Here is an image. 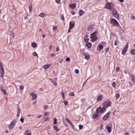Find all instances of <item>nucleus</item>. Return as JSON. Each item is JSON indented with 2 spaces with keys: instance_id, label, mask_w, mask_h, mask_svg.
Returning a JSON list of instances; mask_svg holds the SVG:
<instances>
[{
  "instance_id": "obj_1",
  "label": "nucleus",
  "mask_w": 135,
  "mask_h": 135,
  "mask_svg": "<svg viewBox=\"0 0 135 135\" xmlns=\"http://www.w3.org/2000/svg\"><path fill=\"white\" fill-rule=\"evenodd\" d=\"M103 107H101V106H100L99 107L97 108L96 110V112L97 113H100L102 114L103 112H105L107 108H106V102H104L103 103Z\"/></svg>"
},
{
  "instance_id": "obj_2",
  "label": "nucleus",
  "mask_w": 135,
  "mask_h": 135,
  "mask_svg": "<svg viewBox=\"0 0 135 135\" xmlns=\"http://www.w3.org/2000/svg\"><path fill=\"white\" fill-rule=\"evenodd\" d=\"M110 23L112 24L114 26L117 27L119 29L121 28V27L118 21L115 19L113 18L110 20Z\"/></svg>"
},
{
  "instance_id": "obj_3",
  "label": "nucleus",
  "mask_w": 135,
  "mask_h": 135,
  "mask_svg": "<svg viewBox=\"0 0 135 135\" xmlns=\"http://www.w3.org/2000/svg\"><path fill=\"white\" fill-rule=\"evenodd\" d=\"M112 15L114 17L117 19L118 20L119 19V15L118 12L115 10H113L112 11Z\"/></svg>"
},
{
  "instance_id": "obj_4",
  "label": "nucleus",
  "mask_w": 135,
  "mask_h": 135,
  "mask_svg": "<svg viewBox=\"0 0 135 135\" xmlns=\"http://www.w3.org/2000/svg\"><path fill=\"white\" fill-rule=\"evenodd\" d=\"M111 3L108 2L106 3L105 6L106 7V8L110 10H111L112 7L110 5Z\"/></svg>"
},
{
  "instance_id": "obj_5",
  "label": "nucleus",
  "mask_w": 135,
  "mask_h": 135,
  "mask_svg": "<svg viewBox=\"0 0 135 135\" xmlns=\"http://www.w3.org/2000/svg\"><path fill=\"white\" fill-rule=\"evenodd\" d=\"M84 55L85 56V59L87 60L89 59L90 55L87 52L84 53Z\"/></svg>"
},
{
  "instance_id": "obj_6",
  "label": "nucleus",
  "mask_w": 135,
  "mask_h": 135,
  "mask_svg": "<svg viewBox=\"0 0 135 135\" xmlns=\"http://www.w3.org/2000/svg\"><path fill=\"white\" fill-rule=\"evenodd\" d=\"M103 48V46L102 44H99L97 47V49L98 51L100 52L102 50Z\"/></svg>"
},
{
  "instance_id": "obj_7",
  "label": "nucleus",
  "mask_w": 135,
  "mask_h": 135,
  "mask_svg": "<svg viewBox=\"0 0 135 135\" xmlns=\"http://www.w3.org/2000/svg\"><path fill=\"white\" fill-rule=\"evenodd\" d=\"M94 25H91L90 26H89L87 28V30L88 31H91L93 30L94 29Z\"/></svg>"
},
{
  "instance_id": "obj_8",
  "label": "nucleus",
  "mask_w": 135,
  "mask_h": 135,
  "mask_svg": "<svg viewBox=\"0 0 135 135\" xmlns=\"http://www.w3.org/2000/svg\"><path fill=\"white\" fill-rule=\"evenodd\" d=\"M130 76L132 82L135 83V76L134 75L132 74H131Z\"/></svg>"
},
{
  "instance_id": "obj_9",
  "label": "nucleus",
  "mask_w": 135,
  "mask_h": 135,
  "mask_svg": "<svg viewBox=\"0 0 135 135\" xmlns=\"http://www.w3.org/2000/svg\"><path fill=\"white\" fill-rule=\"evenodd\" d=\"M69 7L71 8L72 9H74L76 7V3H73L72 4H70Z\"/></svg>"
},
{
  "instance_id": "obj_10",
  "label": "nucleus",
  "mask_w": 135,
  "mask_h": 135,
  "mask_svg": "<svg viewBox=\"0 0 135 135\" xmlns=\"http://www.w3.org/2000/svg\"><path fill=\"white\" fill-rule=\"evenodd\" d=\"M107 130L108 132L109 133H110L111 132V127L108 125H107L105 127Z\"/></svg>"
},
{
  "instance_id": "obj_11",
  "label": "nucleus",
  "mask_w": 135,
  "mask_h": 135,
  "mask_svg": "<svg viewBox=\"0 0 135 135\" xmlns=\"http://www.w3.org/2000/svg\"><path fill=\"white\" fill-rule=\"evenodd\" d=\"M85 45L88 48L90 49L91 46L92 44L90 42H88L86 43Z\"/></svg>"
},
{
  "instance_id": "obj_12",
  "label": "nucleus",
  "mask_w": 135,
  "mask_h": 135,
  "mask_svg": "<svg viewBox=\"0 0 135 135\" xmlns=\"http://www.w3.org/2000/svg\"><path fill=\"white\" fill-rule=\"evenodd\" d=\"M73 23H72V22L70 21L69 23V28L72 29L75 26V23L74 22H73Z\"/></svg>"
},
{
  "instance_id": "obj_13",
  "label": "nucleus",
  "mask_w": 135,
  "mask_h": 135,
  "mask_svg": "<svg viewBox=\"0 0 135 135\" xmlns=\"http://www.w3.org/2000/svg\"><path fill=\"white\" fill-rule=\"evenodd\" d=\"M4 72V70L2 64L0 62V72Z\"/></svg>"
},
{
  "instance_id": "obj_14",
  "label": "nucleus",
  "mask_w": 135,
  "mask_h": 135,
  "mask_svg": "<svg viewBox=\"0 0 135 135\" xmlns=\"http://www.w3.org/2000/svg\"><path fill=\"white\" fill-rule=\"evenodd\" d=\"M99 113L94 114L92 115V118L93 119H95L98 118L99 117Z\"/></svg>"
},
{
  "instance_id": "obj_15",
  "label": "nucleus",
  "mask_w": 135,
  "mask_h": 135,
  "mask_svg": "<svg viewBox=\"0 0 135 135\" xmlns=\"http://www.w3.org/2000/svg\"><path fill=\"white\" fill-rule=\"evenodd\" d=\"M98 38V37H93L90 40V41L91 42H94L95 41L97 40Z\"/></svg>"
},
{
  "instance_id": "obj_16",
  "label": "nucleus",
  "mask_w": 135,
  "mask_h": 135,
  "mask_svg": "<svg viewBox=\"0 0 135 135\" xmlns=\"http://www.w3.org/2000/svg\"><path fill=\"white\" fill-rule=\"evenodd\" d=\"M106 102V108H107L111 106L112 104L111 102L110 101H109L108 102Z\"/></svg>"
},
{
  "instance_id": "obj_17",
  "label": "nucleus",
  "mask_w": 135,
  "mask_h": 135,
  "mask_svg": "<svg viewBox=\"0 0 135 135\" xmlns=\"http://www.w3.org/2000/svg\"><path fill=\"white\" fill-rule=\"evenodd\" d=\"M103 97V95H100L99 96H98L97 99V102L101 101L102 100V98Z\"/></svg>"
},
{
  "instance_id": "obj_18",
  "label": "nucleus",
  "mask_w": 135,
  "mask_h": 135,
  "mask_svg": "<svg viewBox=\"0 0 135 135\" xmlns=\"http://www.w3.org/2000/svg\"><path fill=\"white\" fill-rule=\"evenodd\" d=\"M97 32L96 31H94L93 32L91 33L90 35V36H92L93 37H96L97 35Z\"/></svg>"
},
{
  "instance_id": "obj_19",
  "label": "nucleus",
  "mask_w": 135,
  "mask_h": 135,
  "mask_svg": "<svg viewBox=\"0 0 135 135\" xmlns=\"http://www.w3.org/2000/svg\"><path fill=\"white\" fill-rule=\"evenodd\" d=\"M17 122V120L16 119H15L13 120L12 121L10 124L11 125H14V126H15L16 122Z\"/></svg>"
},
{
  "instance_id": "obj_20",
  "label": "nucleus",
  "mask_w": 135,
  "mask_h": 135,
  "mask_svg": "<svg viewBox=\"0 0 135 135\" xmlns=\"http://www.w3.org/2000/svg\"><path fill=\"white\" fill-rule=\"evenodd\" d=\"M46 15V14H44L43 13H41L39 14L38 16L43 18L45 17Z\"/></svg>"
},
{
  "instance_id": "obj_21",
  "label": "nucleus",
  "mask_w": 135,
  "mask_h": 135,
  "mask_svg": "<svg viewBox=\"0 0 135 135\" xmlns=\"http://www.w3.org/2000/svg\"><path fill=\"white\" fill-rule=\"evenodd\" d=\"M51 64L46 65L44 66V68L45 69H47L49 68L50 66H51Z\"/></svg>"
},
{
  "instance_id": "obj_22",
  "label": "nucleus",
  "mask_w": 135,
  "mask_h": 135,
  "mask_svg": "<svg viewBox=\"0 0 135 135\" xmlns=\"http://www.w3.org/2000/svg\"><path fill=\"white\" fill-rule=\"evenodd\" d=\"M79 15L80 16H81L84 14L85 12L82 10H80L79 11Z\"/></svg>"
},
{
  "instance_id": "obj_23",
  "label": "nucleus",
  "mask_w": 135,
  "mask_h": 135,
  "mask_svg": "<svg viewBox=\"0 0 135 135\" xmlns=\"http://www.w3.org/2000/svg\"><path fill=\"white\" fill-rule=\"evenodd\" d=\"M128 45L127 44H126V45L125 47L123 50L124 51H125V52H126L127 50L128 47Z\"/></svg>"
},
{
  "instance_id": "obj_24",
  "label": "nucleus",
  "mask_w": 135,
  "mask_h": 135,
  "mask_svg": "<svg viewBox=\"0 0 135 135\" xmlns=\"http://www.w3.org/2000/svg\"><path fill=\"white\" fill-rule=\"evenodd\" d=\"M31 45V46L33 48H35L37 47L36 44L34 42L32 43Z\"/></svg>"
},
{
  "instance_id": "obj_25",
  "label": "nucleus",
  "mask_w": 135,
  "mask_h": 135,
  "mask_svg": "<svg viewBox=\"0 0 135 135\" xmlns=\"http://www.w3.org/2000/svg\"><path fill=\"white\" fill-rule=\"evenodd\" d=\"M50 79L51 80V82L55 86H56L57 85V83L56 82L54 81V79Z\"/></svg>"
},
{
  "instance_id": "obj_26",
  "label": "nucleus",
  "mask_w": 135,
  "mask_h": 135,
  "mask_svg": "<svg viewBox=\"0 0 135 135\" xmlns=\"http://www.w3.org/2000/svg\"><path fill=\"white\" fill-rule=\"evenodd\" d=\"M54 129L57 132H58L59 130V129L56 126L54 125L53 126Z\"/></svg>"
},
{
  "instance_id": "obj_27",
  "label": "nucleus",
  "mask_w": 135,
  "mask_h": 135,
  "mask_svg": "<svg viewBox=\"0 0 135 135\" xmlns=\"http://www.w3.org/2000/svg\"><path fill=\"white\" fill-rule=\"evenodd\" d=\"M130 53L133 55H135V49L131 50L130 51Z\"/></svg>"
},
{
  "instance_id": "obj_28",
  "label": "nucleus",
  "mask_w": 135,
  "mask_h": 135,
  "mask_svg": "<svg viewBox=\"0 0 135 135\" xmlns=\"http://www.w3.org/2000/svg\"><path fill=\"white\" fill-rule=\"evenodd\" d=\"M66 120L67 121V122H68V123L70 125L72 123L71 121L69 120L68 118H65Z\"/></svg>"
},
{
  "instance_id": "obj_29",
  "label": "nucleus",
  "mask_w": 135,
  "mask_h": 135,
  "mask_svg": "<svg viewBox=\"0 0 135 135\" xmlns=\"http://www.w3.org/2000/svg\"><path fill=\"white\" fill-rule=\"evenodd\" d=\"M20 109L18 107V111H17V117H18L20 115Z\"/></svg>"
},
{
  "instance_id": "obj_30",
  "label": "nucleus",
  "mask_w": 135,
  "mask_h": 135,
  "mask_svg": "<svg viewBox=\"0 0 135 135\" xmlns=\"http://www.w3.org/2000/svg\"><path fill=\"white\" fill-rule=\"evenodd\" d=\"M110 112H109L108 113L106 114H105L103 117H107V118H109L110 115Z\"/></svg>"
},
{
  "instance_id": "obj_31",
  "label": "nucleus",
  "mask_w": 135,
  "mask_h": 135,
  "mask_svg": "<svg viewBox=\"0 0 135 135\" xmlns=\"http://www.w3.org/2000/svg\"><path fill=\"white\" fill-rule=\"evenodd\" d=\"M12 31H10V33L9 34L13 38L15 36V34L13 32H12Z\"/></svg>"
},
{
  "instance_id": "obj_32",
  "label": "nucleus",
  "mask_w": 135,
  "mask_h": 135,
  "mask_svg": "<svg viewBox=\"0 0 135 135\" xmlns=\"http://www.w3.org/2000/svg\"><path fill=\"white\" fill-rule=\"evenodd\" d=\"M15 126H14V125H11L10 124H9V130H10L12 129Z\"/></svg>"
},
{
  "instance_id": "obj_33",
  "label": "nucleus",
  "mask_w": 135,
  "mask_h": 135,
  "mask_svg": "<svg viewBox=\"0 0 135 135\" xmlns=\"http://www.w3.org/2000/svg\"><path fill=\"white\" fill-rule=\"evenodd\" d=\"M53 119L54 120V122H53V124H57V119L55 118L54 117L53 118Z\"/></svg>"
},
{
  "instance_id": "obj_34",
  "label": "nucleus",
  "mask_w": 135,
  "mask_h": 135,
  "mask_svg": "<svg viewBox=\"0 0 135 135\" xmlns=\"http://www.w3.org/2000/svg\"><path fill=\"white\" fill-rule=\"evenodd\" d=\"M102 44V45L103 46V48L104 47H105L106 46L107 43L103 41L101 43Z\"/></svg>"
},
{
  "instance_id": "obj_35",
  "label": "nucleus",
  "mask_w": 135,
  "mask_h": 135,
  "mask_svg": "<svg viewBox=\"0 0 135 135\" xmlns=\"http://www.w3.org/2000/svg\"><path fill=\"white\" fill-rule=\"evenodd\" d=\"M32 4H30L29 6V12H31L32 10Z\"/></svg>"
},
{
  "instance_id": "obj_36",
  "label": "nucleus",
  "mask_w": 135,
  "mask_h": 135,
  "mask_svg": "<svg viewBox=\"0 0 135 135\" xmlns=\"http://www.w3.org/2000/svg\"><path fill=\"white\" fill-rule=\"evenodd\" d=\"M37 95L36 94H34V95H33L32 97V99L33 100H35L37 98Z\"/></svg>"
},
{
  "instance_id": "obj_37",
  "label": "nucleus",
  "mask_w": 135,
  "mask_h": 135,
  "mask_svg": "<svg viewBox=\"0 0 135 135\" xmlns=\"http://www.w3.org/2000/svg\"><path fill=\"white\" fill-rule=\"evenodd\" d=\"M1 91L2 92L4 95H6V91L4 89H2Z\"/></svg>"
},
{
  "instance_id": "obj_38",
  "label": "nucleus",
  "mask_w": 135,
  "mask_h": 135,
  "mask_svg": "<svg viewBox=\"0 0 135 135\" xmlns=\"http://www.w3.org/2000/svg\"><path fill=\"white\" fill-rule=\"evenodd\" d=\"M60 93H61V95H62V99H64L65 98V97L64 94V93L63 92H62V91Z\"/></svg>"
},
{
  "instance_id": "obj_39",
  "label": "nucleus",
  "mask_w": 135,
  "mask_h": 135,
  "mask_svg": "<svg viewBox=\"0 0 135 135\" xmlns=\"http://www.w3.org/2000/svg\"><path fill=\"white\" fill-rule=\"evenodd\" d=\"M69 95L70 96H73L74 95V94L73 92H70L69 93Z\"/></svg>"
},
{
  "instance_id": "obj_40",
  "label": "nucleus",
  "mask_w": 135,
  "mask_h": 135,
  "mask_svg": "<svg viewBox=\"0 0 135 135\" xmlns=\"http://www.w3.org/2000/svg\"><path fill=\"white\" fill-rule=\"evenodd\" d=\"M89 40V39L88 38H84V41L86 43L88 42V41Z\"/></svg>"
},
{
  "instance_id": "obj_41",
  "label": "nucleus",
  "mask_w": 135,
  "mask_h": 135,
  "mask_svg": "<svg viewBox=\"0 0 135 135\" xmlns=\"http://www.w3.org/2000/svg\"><path fill=\"white\" fill-rule=\"evenodd\" d=\"M4 72H0V74L1 75V78H3V75L4 74Z\"/></svg>"
},
{
  "instance_id": "obj_42",
  "label": "nucleus",
  "mask_w": 135,
  "mask_h": 135,
  "mask_svg": "<svg viewBox=\"0 0 135 135\" xmlns=\"http://www.w3.org/2000/svg\"><path fill=\"white\" fill-rule=\"evenodd\" d=\"M112 86L114 88H115L116 86V84L115 82H113L112 84Z\"/></svg>"
},
{
  "instance_id": "obj_43",
  "label": "nucleus",
  "mask_w": 135,
  "mask_h": 135,
  "mask_svg": "<svg viewBox=\"0 0 135 135\" xmlns=\"http://www.w3.org/2000/svg\"><path fill=\"white\" fill-rule=\"evenodd\" d=\"M109 47L107 48L105 50V54L107 53L109 51Z\"/></svg>"
},
{
  "instance_id": "obj_44",
  "label": "nucleus",
  "mask_w": 135,
  "mask_h": 135,
  "mask_svg": "<svg viewBox=\"0 0 135 135\" xmlns=\"http://www.w3.org/2000/svg\"><path fill=\"white\" fill-rule=\"evenodd\" d=\"M32 55L34 56H37V54L35 52H34L32 53Z\"/></svg>"
},
{
  "instance_id": "obj_45",
  "label": "nucleus",
  "mask_w": 135,
  "mask_h": 135,
  "mask_svg": "<svg viewBox=\"0 0 135 135\" xmlns=\"http://www.w3.org/2000/svg\"><path fill=\"white\" fill-rule=\"evenodd\" d=\"M115 96L116 98V99H117L119 97L120 95L119 94H116Z\"/></svg>"
},
{
  "instance_id": "obj_46",
  "label": "nucleus",
  "mask_w": 135,
  "mask_h": 135,
  "mask_svg": "<svg viewBox=\"0 0 135 135\" xmlns=\"http://www.w3.org/2000/svg\"><path fill=\"white\" fill-rule=\"evenodd\" d=\"M44 114L45 116H47L49 115V113L48 112H46L44 113Z\"/></svg>"
},
{
  "instance_id": "obj_47",
  "label": "nucleus",
  "mask_w": 135,
  "mask_h": 135,
  "mask_svg": "<svg viewBox=\"0 0 135 135\" xmlns=\"http://www.w3.org/2000/svg\"><path fill=\"white\" fill-rule=\"evenodd\" d=\"M79 128L80 129H82L83 128V126L82 125H79Z\"/></svg>"
},
{
  "instance_id": "obj_48",
  "label": "nucleus",
  "mask_w": 135,
  "mask_h": 135,
  "mask_svg": "<svg viewBox=\"0 0 135 135\" xmlns=\"http://www.w3.org/2000/svg\"><path fill=\"white\" fill-rule=\"evenodd\" d=\"M70 59L69 57H67L65 59V60L67 61H70Z\"/></svg>"
},
{
  "instance_id": "obj_49",
  "label": "nucleus",
  "mask_w": 135,
  "mask_h": 135,
  "mask_svg": "<svg viewBox=\"0 0 135 135\" xmlns=\"http://www.w3.org/2000/svg\"><path fill=\"white\" fill-rule=\"evenodd\" d=\"M75 72L76 74H78L79 72V70L77 69H75Z\"/></svg>"
},
{
  "instance_id": "obj_50",
  "label": "nucleus",
  "mask_w": 135,
  "mask_h": 135,
  "mask_svg": "<svg viewBox=\"0 0 135 135\" xmlns=\"http://www.w3.org/2000/svg\"><path fill=\"white\" fill-rule=\"evenodd\" d=\"M60 18L62 20H64V16L62 15H61L60 16Z\"/></svg>"
},
{
  "instance_id": "obj_51",
  "label": "nucleus",
  "mask_w": 135,
  "mask_h": 135,
  "mask_svg": "<svg viewBox=\"0 0 135 135\" xmlns=\"http://www.w3.org/2000/svg\"><path fill=\"white\" fill-rule=\"evenodd\" d=\"M63 103H64L65 105H67L68 104V102L67 101H64L63 102Z\"/></svg>"
},
{
  "instance_id": "obj_52",
  "label": "nucleus",
  "mask_w": 135,
  "mask_h": 135,
  "mask_svg": "<svg viewBox=\"0 0 135 135\" xmlns=\"http://www.w3.org/2000/svg\"><path fill=\"white\" fill-rule=\"evenodd\" d=\"M24 118H21L20 119V121L22 123H23L24 122Z\"/></svg>"
},
{
  "instance_id": "obj_53",
  "label": "nucleus",
  "mask_w": 135,
  "mask_h": 135,
  "mask_svg": "<svg viewBox=\"0 0 135 135\" xmlns=\"http://www.w3.org/2000/svg\"><path fill=\"white\" fill-rule=\"evenodd\" d=\"M119 69H119V67H117L115 71L117 72H118L119 70Z\"/></svg>"
},
{
  "instance_id": "obj_54",
  "label": "nucleus",
  "mask_w": 135,
  "mask_h": 135,
  "mask_svg": "<svg viewBox=\"0 0 135 135\" xmlns=\"http://www.w3.org/2000/svg\"><path fill=\"white\" fill-rule=\"evenodd\" d=\"M103 124H100V129H103Z\"/></svg>"
},
{
  "instance_id": "obj_55",
  "label": "nucleus",
  "mask_w": 135,
  "mask_h": 135,
  "mask_svg": "<svg viewBox=\"0 0 135 135\" xmlns=\"http://www.w3.org/2000/svg\"><path fill=\"white\" fill-rule=\"evenodd\" d=\"M108 118H107V117H103V119L105 121H106L107 119Z\"/></svg>"
},
{
  "instance_id": "obj_56",
  "label": "nucleus",
  "mask_w": 135,
  "mask_h": 135,
  "mask_svg": "<svg viewBox=\"0 0 135 135\" xmlns=\"http://www.w3.org/2000/svg\"><path fill=\"white\" fill-rule=\"evenodd\" d=\"M114 44L115 46H116L117 45V40H116L115 41Z\"/></svg>"
},
{
  "instance_id": "obj_57",
  "label": "nucleus",
  "mask_w": 135,
  "mask_h": 135,
  "mask_svg": "<svg viewBox=\"0 0 135 135\" xmlns=\"http://www.w3.org/2000/svg\"><path fill=\"white\" fill-rule=\"evenodd\" d=\"M60 0H55V2L58 4L59 3H60Z\"/></svg>"
},
{
  "instance_id": "obj_58",
  "label": "nucleus",
  "mask_w": 135,
  "mask_h": 135,
  "mask_svg": "<svg viewBox=\"0 0 135 135\" xmlns=\"http://www.w3.org/2000/svg\"><path fill=\"white\" fill-rule=\"evenodd\" d=\"M96 45L95 44H94L93 45L92 48H93V50H94V49L96 47Z\"/></svg>"
},
{
  "instance_id": "obj_59",
  "label": "nucleus",
  "mask_w": 135,
  "mask_h": 135,
  "mask_svg": "<svg viewBox=\"0 0 135 135\" xmlns=\"http://www.w3.org/2000/svg\"><path fill=\"white\" fill-rule=\"evenodd\" d=\"M24 88V87L23 85H21L20 86V89L23 90Z\"/></svg>"
},
{
  "instance_id": "obj_60",
  "label": "nucleus",
  "mask_w": 135,
  "mask_h": 135,
  "mask_svg": "<svg viewBox=\"0 0 135 135\" xmlns=\"http://www.w3.org/2000/svg\"><path fill=\"white\" fill-rule=\"evenodd\" d=\"M57 29V27L56 26H53L52 27V29L53 30H55Z\"/></svg>"
},
{
  "instance_id": "obj_61",
  "label": "nucleus",
  "mask_w": 135,
  "mask_h": 135,
  "mask_svg": "<svg viewBox=\"0 0 135 135\" xmlns=\"http://www.w3.org/2000/svg\"><path fill=\"white\" fill-rule=\"evenodd\" d=\"M49 119V118L48 117H45L44 118V121H47Z\"/></svg>"
},
{
  "instance_id": "obj_62",
  "label": "nucleus",
  "mask_w": 135,
  "mask_h": 135,
  "mask_svg": "<svg viewBox=\"0 0 135 135\" xmlns=\"http://www.w3.org/2000/svg\"><path fill=\"white\" fill-rule=\"evenodd\" d=\"M131 18L132 19H135V17L133 15L131 16Z\"/></svg>"
},
{
  "instance_id": "obj_63",
  "label": "nucleus",
  "mask_w": 135,
  "mask_h": 135,
  "mask_svg": "<svg viewBox=\"0 0 135 135\" xmlns=\"http://www.w3.org/2000/svg\"><path fill=\"white\" fill-rule=\"evenodd\" d=\"M126 52H125V51H124L123 50H122V55H125V53Z\"/></svg>"
},
{
  "instance_id": "obj_64",
  "label": "nucleus",
  "mask_w": 135,
  "mask_h": 135,
  "mask_svg": "<svg viewBox=\"0 0 135 135\" xmlns=\"http://www.w3.org/2000/svg\"><path fill=\"white\" fill-rule=\"evenodd\" d=\"M48 107H49L48 105H45L44 106V108L45 109H47V108Z\"/></svg>"
}]
</instances>
